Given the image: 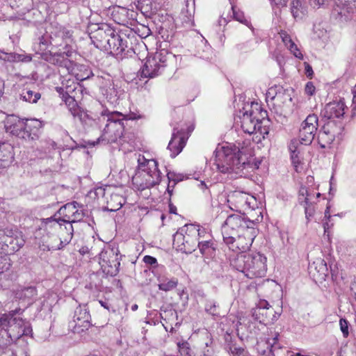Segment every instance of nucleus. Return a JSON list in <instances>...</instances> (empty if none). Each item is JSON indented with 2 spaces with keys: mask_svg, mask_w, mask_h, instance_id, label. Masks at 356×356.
Wrapping results in <instances>:
<instances>
[{
  "mask_svg": "<svg viewBox=\"0 0 356 356\" xmlns=\"http://www.w3.org/2000/svg\"><path fill=\"white\" fill-rule=\"evenodd\" d=\"M200 186L204 189V188H207V186L205 184V183L204 181H202L200 184Z\"/></svg>",
  "mask_w": 356,
  "mask_h": 356,
  "instance_id": "774afa93",
  "label": "nucleus"
},
{
  "mask_svg": "<svg viewBox=\"0 0 356 356\" xmlns=\"http://www.w3.org/2000/svg\"><path fill=\"white\" fill-rule=\"evenodd\" d=\"M138 170L132 177V184L136 189L144 191L161 182V173L155 160H147L142 156L138 158Z\"/></svg>",
  "mask_w": 356,
  "mask_h": 356,
  "instance_id": "20e7f679",
  "label": "nucleus"
},
{
  "mask_svg": "<svg viewBox=\"0 0 356 356\" xmlns=\"http://www.w3.org/2000/svg\"><path fill=\"white\" fill-rule=\"evenodd\" d=\"M44 227L49 236V240L45 248L48 250H60L67 245L73 236L74 229L72 225L63 223L60 218L58 220L51 217L44 221Z\"/></svg>",
  "mask_w": 356,
  "mask_h": 356,
  "instance_id": "7ed1b4c3",
  "label": "nucleus"
},
{
  "mask_svg": "<svg viewBox=\"0 0 356 356\" xmlns=\"http://www.w3.org/2000/svg\"><path fill=\"white\" fill-rule=\"evenodd\" d=\"M106 200V209L110 211L119 210L124 203L123 197L117 193H111L109 195H105Z\"/></svg>",
  "mask_w": 356,
  "mask_h": 356,
  "instance_id": "393cba45",
  "label": "nucleus"
},
{
  "mask_svg": "<svg viewBox=\"0 0 356 356\" xmlns=\"http://www.w3.org/2000/svg\"><path fill=\"white\" fill-rule=\"evenodd\" d=\"M227 203L232 210L241 213L248 209H253L256 199L245 192L235 191L229 193Z\"/></svg>",
  "mask_w": 356,
  "mask_h": 356,
  "instance_id": "9d476101",
  "label": "nucleus"
},
{
  "mask_svg": "<svg viewBox=\"0 0 356 356\" xmlns=\"http://www.w3.org/2000/svg\"><path fill=\"white\" fill-rule=\"evenodd\" d=\"M339 4L343 12L348 13L356 12V0H339Z\"/></svg>",
  "mask_w": 356,
  "mask_h": 356,
  "instance_id": "4c0bfd02",
  "label": "nucleus"
},
{
  "mask_svg": "<svg viewBox=\"0 0 356 356\" xmlns=\"http://www.w3.org/2000/svg\"><path fill=\"white\" fill-rule=\"evenodd\" d=\"M72 53L73 52L72 51H60L59 53H58V56H62V58L65 59L67 57H70L72 56Z\"/></svg>",
  "mask_w": 356,
  "mask_h": 356,
  "instance_id": "e2e57ef3",
  "label": "nucleus"
},
{
  "mask_svg": "<svg viewBox=\"0 0 356 356\" xmlns=\"http://www.w3.org/2000/svg\"><path fill=\"white\" fill-rule=\"evenodd\" d=\"M280 36L282 38V42L284 43L287 48L291 44V43L293 42L290 35L286 31H282L280 33Z\"/></svg>",
  "mask_w": 356,
  "mask_h": 356,
  "instance_id": "603ef678",
  "label": "nucleus"
},
{
  "mask_svg": "<svg viewBox=\"0 0 356 356\" xmlns=\"http://www.w3.org/2000/svg\"><path fill=\"white\" fill-rule=\"evenodd\" d=\"M271 2L279 8L286 7L288 0H270Z\"/></svg>",
  "mask_w": 356,
  "mask_h": 356,
  "instance_id": "13d9d810",
  "label": "nucleus"
},
{
  "mask_svg": "<svg viewBox=\"0 0 356 356\" xmlns=\"http://www.w3.org/2000/svg\"><path fill=\"white\" fill-rule=\"evenodd\" d=\"M225 163H226L225 165H222V166H220V165H218V168H219L220 171L222 173L232 172L233 171H232V168H231L230 165L227 164V158L225 159Z\"/></svg>",
  "mask_w": 356,
  "mask_h": 356,
  "instance_id": "4d7b16f0",
  "label": "nucleus"
},
{
  "mask_svg": "<svg viewBox=\"0 0 356 356\" xmlns=\"http://www.w3.org/2000/svg\"><path fill=\"white\" fill-rule=\"evenodd\" d=\"M85 214L83 210H79L78 209L75 210L73 214L71 216L65 213V218H60L61 222L63 223H70L72 225L74 222H79L83 219Z\"/></svg>",
  "mask_w": 356,
  "mask_h": 356,
  "instance_id": "72a5a7b5",
  "label": "nucleus"
},
{
  "mask_svg": "<svg viewBox=\"0 0 356 356\" xmlns=\"http://www.w3.org/2000/svg\"><path fill=\"white\" fill-rule=\"evenodd\" d=\"M254 222L246 219L238 214L229 215L222 226V234L225 243H230L234 236L248 232L247 229H254Z\"/></svg>",
  "mask_w": 356,
  "mask_h": 356,
  "instance_id": "423d86ee",
  "label": "nucleus"
},
{
  "mask_svg": "<svg viewBox=\"0 0 356 356\" xmlns=\"http://www.w3.org/2000/svg\"><path fill=\"white\" fill-rule=\"evenodd\" d=\"M14 338V334L8 330H0V350L6 349L10 346Z\"/></svg>",
  "mask_w": 356,
  "mask_h": 356,
  "instance_id": "2f4dec72",
  "label": "nucleus"
},
{
  "mask_svg": "<svg viewBox=\"0 0 356 356\" xmlns=\"http://www.w3.org/2000/svg\"><path fill=\"white\" fill-rule=\"evenodd\" d=\"M291 11L293 17L295 19L302 17V15L305 14L306 10L302 6V2L300 0H292Z\"/></svg>",
  "mask_w": 356,
  "mask_h": 356,
  "instance_id": "f704fd0d",
  "label": "nucleus"
},
{
  "mask_svg": "<svg viewBox=\"0 0 356 356\" xmlns=\"http://www.w3.org/2000/svg\"><path fill=\"white\" fill-rule=\"evenodd\" d=\"M227 156V164L230 165L232 171L238 173L239 171L243 170L246 165H249L247 162V158L244 154L243 147L241 150L238 149L237 152L233 154H228Z\"/></svg>",
  "mask_w": 356,
  "mask_h": 356,
  "instance_id": "6ab92c4d",
  "label": "nucleus"
},
{
  "mask_svg": "<svg viewBox=\"0 0 356 356\" xmlns=\"http://www.w3.org/2000/svg\"><path fill=\"white\" fill-rule=\"evenodd\" d=\"M305 93L308 95H313L315 92V87L312 82H308L305 88Z\"/></svg>",
  "mask_w": 356,
  "mask_h": 356,
  "instance_id": "5fc2aeb1",
  "label": "nucleus"
},
{
  "mask_svg": "<svg viewBox=\"0 0 356 356\" xmlns=\"http://www.w3.org/2000/svg\"><path fill=\"white\" fill-rule=\"evenodd\" d=\"M178 284V280L176 278H172L171 280H160V283L159 284V289L161 291H169L173 289H175Z\"/></svg>",
  "mask_w": 356,
  "mask_h": 356,
  "instance_id": "e433bc0d",
  "label": "nucleus"
},
{
  "mask_svg": "<svg viewBox=\"0 0 356 356\" xmlns=\"http://www.w3.org/2000/svg\"><path fill=\"white\" fill-rule=\"evenodd\" d=\"M279 334H275V336L272 339H268V343L271 346L273 349L276 348V342L278 339Z\"/></svg>",
  "mask_w": 356,
  "mask_h": 356,
  "instance_id": "bf43d9fd",
  "label": "nucleus"
},
{
  "mask_svg": "<svg viewBox=\"0 0 356 356\" xmlns=\"http://www.w3.org/2000/svg\"><path fill=\"white\" fill-rule=\"evenodd\" d=\"M127 47V40H124L113 29V34L107 40L106 46H104L102 50L112 55L119 56L122 55Z\"/></svg>",
  "mask_w": 356,
  "mask_h": 356,
  "instance_id": "f3484780",
  "label": "nucleus"
},
{
  "mask_svg": "<svg viewBox=\"0 0 356 356\" xmlns=\"http://www.w3.org/2000/svg\"><path fill=\"white\" fill-rule=\"evenodd\" d=\"M36 296L37 290L35 286L20 287L15 291V297L23 300H31Z\"/></svg>",
  "mask_w": 356,
  "mask_h": 356,
  "instance_id": "bb28decb",
  "label": "nucleus"
},
{
  "mask_svg": "<svg viewBox=\"0 0 356 356\" xmlns=\"http://www.w3.org/2000/svg\"><path fill=\"white\" fill-rule=\"evenodd\" d=\"M56 91L59 94L61 99H63L66 96H68L70 93L75 90V85L72 88V86H67L65 88L64 87H56Z\"/></svg>",
  "mask_w": 356,
  "mask_h": 356,
  "instance_id": "ea45409f",
  "label": "nucleus"
},
{
  "mask_svg": "<svg viewBox=\"0 0 356 356\" xmlns=\"http://www.w3.org/2000/svg\"><path fill=\"white\" fill-rule=\"evenodd\" d=\"M76 205H78V203L75 202L66 204L64 207L60 208V211L63 214V216H65V213L71 216L74 213L75 210L77 209ZM63 218H65V216H63Z\"/></svg>",
  "mask_w": 356,
  "mask_h": 356,
  "instance_id": "58836bf2",
  "label": "nucleus"
},
{
  "mask_svg": "<svg viewBox=\"0 0 356 356\" xmlns=\"http://www.w3.org/2000/svg\"><path fill=\"white\" fill-rule=\"evenodd\" d=\"M143 261L152 267L157 266V260L155 257H153L149 255H146L143 257Z\"/></svg>",
  "mask_w": 356,
  "mask_h": 356,
  "instance_id": "864d4df0",
  "label": "nucleus"
},
{
  "mask_svg": "<svg viewBox=\"0 0 356 356\" xmlns=\"http://www.w3.org/2000/svg\"><path fill=\"white\" fill-rule=\"evenodd\" d=\"M24 244V240L21 234L13 229H4L0 230V249L13 254L17 252Z\"/></svg>",
  "mask_w": 356,
  "mask_h": 356,
  "instance_id": "1a4fd4ad",
  "label": "nucleus"
},
{
  "mask_svg": "<svg viewBox=\"0 0 356 356\" xmlns=\"http://www.w3.org/2000/svg\"><path fill=\"white\" fill-rule=\"evenodd\" d=\"M10 264L7 261V259L5 257H3L0 254V274L3 273L4 271H6L10 268Z\"/></svg>",
  "mask_w": 356,
  "mask_h": 356,
  "instance_id": "8fccbe9b",
  "label": "nucleus"
},
{
  "mask_svg": "<svg viewBox=\"0 0 356 356\" xmlns=\"http://www.w3.org/2000/svg\"><path fill=\"white\" fill-rule=\"evenodd\" d=\"M169 207H170V212L171 213H176L177 208L175 206H174L172 204H170Z\"/></svg>",
  "mask_w": 356,
  "mask_h": 356,
  "instance_id": "338daca9",
  "label": "nucleus"
},
{
  "mask_svg": "<svg viewBox=\"0 0 356 356\" xmlns=\"http://www.w3.org/2000/svg\"><path fill=\"white\" fill-rule=\"evenodd\" d=\"M197 247L199 248L200 252L206 256H211L216 250L212 236L206 238L205 241H197Z\"/></svg>",
  "mask_w": 356,
  "mask_h": 356,
  "instance_id": "c85d7f7f",
  "label": "nucleus"
},
{
  "mask_svg": "<svg viewBox=\"0 0 356 356\" xmlns=\"http://www.w3.org/2000/svg\"><path fill=\"white\" fill-rule=\"evenodd\" d=\"M197 234L195 225H186L174 234L173 245L178 250L191 254L197 248Z\"/></svg>",
  "mask_w": 356,
  "mask_h": 356,
  "instance_id": "0eeeda50",
  "label": "nucleus"
},
{
  "mask_svg": "<svg viewBox=\"0 0 356 356\" xmlns=\"http://www.w3.org/2000/svg\"><path fill=\"white\" fill-rule=\"evenodd\" d=\"M254 320L265 325L273 323L275 321L277 314L266 300H260L255 308L252 311Z\"/></svg>",
  "mask_w": 356,
  "mask_h": 356,
  "instance_id": "ddd939ff",
  "label": "nucleus"
},
{
  "mask_svg": "<svg viewBox=\"0 0 356 356\" xmlns=\"http://www.w3.org/2000/svg\"><path fill=\"white\" fill-rule=\"evenodd\" d=\"M288 49H289V51L296 57V58H298L300 59H302L303 58V55L302 54V53L300 51V50L298 49L297 45L293 42V43H291V44L289 46Z\"/></svg>",
  "mask_w": 356,
  "mask_h": 356,
  "instance_id": "49530a36",
  "label": "nucleus"
},
{
  "mask_svg": "<svg viewBox=\"0 0 356 356\" xmlns=\"http://www.w3.org/2000/svg\"><path fill=\"white\" fill-rule=\"evenodd\" d=\"M291 152V161L293 164L294 165V167L296 168V170L298 171V165L300 163V159L298 156V154L296 152V150H292L291 147H289Z\"/></svg>",
  "mask_w": 356,
  "mask_h": 356,
  "instance_id": "3c124183",
  "label": "nucleus"
},
{
  "mask_svg": "<svg viewBox=\"0 0 356 356\" xmlns=\"http://www.w3.org/2000/svg\"><path fill=\"white\" fill-rule=\"evenodd\" d=\"M7 132L26 140L24 130V119H17L14 123L6 126Z\"/></svg>",
  "mask_w": 356,
  "mask_h": 356,
  "instance_id": "cd10ccee",
  "label": "nucleus"
},
{
  "mask_svg": "<svg viewBox=\"0 0 356 356\" xmlns=\"http://www.w3.org/2000/svg\"><path fill=\"white\" fill-rule=\"evenodd\" d=\"M232 10L233 12L234 18L236 20L240 22L241 23L248 25V21L245 19L243 12H241L239 10H237L236 8L234 6H232Z\"/></svg>",
  "mask_w": 356,
  "mask_h": 356,
  "instance_id": "a19ab883",
  "label": "nucleus"
},
{
  "mask_svg": "<svg viewBox=\"0 0 356 356\" xmlns=\"http://www.w3.org/2000/svg\"><path fill=\"white\" fill-rule=\"evenodd\" d=\"M205 311L214 316L217 314V305L215 301L207 300L205 305Z\"/></svg>",
  "mask_w": 356,
  "mask_h": 356,
  "instance_id": "37998d69",
  "label": "nucleus"
},
{
  "mask_svg": "<svg viewBox=\"0 0 356 356\" xmlns=\"http://www.w3.org/2000/svg\"><path fill=\"white\" fill-rule=\"evenodd\" d=\"M225 350L229 356H252L245 348L239 346L236 343H227Z\"/></svg>",
  "mask_w": 356,
  "mask_h": 356,
  "instance_id": "c756f323",
  "label": "nucleus"
},
{
  "mask_svg": "<svg viewBox=\"0 0 356 356\" xmlns=\"http://www.w3.org/2000/svg\"><path fill=\"white\" fill-rule=\"evenodd\" d=\"M43 127L41 121L37 119H24V130L26 140H35L39 138L40 130Z\"/></svg>",
  "mask_w": 356,
  "mask_h": 356,
  "instance_id": "aec40b11",
  "label": "nucleus"
},
{
  "mask_svg": "<svg viewBox=\"0 0 356 356\" xmlns=\"http://www.w3.org/2000/svg\"><path fill=\"white\" fill-rule=\"evenodd\" d=\"M309 5L314 9L325 8L329 3V0H309Z\"/></svg>",
  "mask_w": 356,
  "mask_h": 356,
  "instance_id": "c03bdc74",
  "label": "nucleus"
},
{
  "mask_svg": "<svg viewBox=\"0 0 356 356\" xmlns=\"http://www.w3.org/2000/svg\"><path fill=\"white\" fill-rule=\"evenodd\" d=\"M318 126V118L315 114L309 115L302 122L299 139L302 144L310 145L314 140Z\"/></svg>",
  "mask_w": 356,
  "mask_h": 356,
  "instance_id": "f8f14e48",
  "label": "nucleus"
},
{
  "mask_svg": "<svg viewBox=\"0 0 356 356\" xmlns=\"http://www.w3.org/2000/svg\"><path fill=\"white\" fill-rule=\"evenodd\" d=\"M0 59L7 62H24L29 63L31 61L32 56L30 54H26L21 50L19 53L6 52L0 49Z\"/></svg>",
  "mask_w": 356,
  "mask_h": 356,
  "instance_id": "5701e85b",
  "label": "nucleus"
},
{
  "mask_svg": "<svg viewBox=\"0 0 356 356\" xmlns=\"http://www.w3.org/2000/svg\"><path fill=\"white\" fill-rule=\"evenodd\" d=\"M5 157V159H0V169L8 168L14 161V154L11 152H8Z\"/></svg>",
  "mask_w": 356,
  "mask_h": 356,
  "instance_id": "79ce46f5",
  "label": "nucleus"
},
{
  "mask_svg": "<svg viewBox=\"0 0 356 356\" xmlns=\"http://www.w3.org/2000/svg\"><path fill=\"white\" fill-rule=\"evenodd\" d=\"M343 126L340 120H330L318 131L317 140L321 148L329 147L337 138L341 139Z\"/></svg>",
  "mask_w": 356,
  "mask_h": 356,
  "instance_id": "6e6552de",
  "label": "nucleus"
},
{
  "mask_svg": "<svg viewBox=\"0 0 356 356\" xmlns=\"http://www.w3.org/2000/svg\"><path fill=\"white\" fill-rule=\"evenodd\" d=\"M200 356H213V351L211 350L207 349L203 352V354Z\"/></svg>",
  "mask_w": 356,
  "mask_h": 356,
  "instance_id": "69168bd1",
  "label": "nucleus"
},
{
  "mask_svg": "<svg viewBox=\"0 0 356 356\" xmlns=\"http://www.w3.org/2000/svg\"><path fill=\"white\" fill-rule=\"evenodd\" d=\"M163 70L152 58H148L140 70V76L143 78H154L162 73Z\"/></svg>",
  "mask_w": 356,
  "mask_h": 356,
  "instance_id": "4be33fe9",
  "label": "nucleus"
},
{
  "mask_svg": "<svg viewBox=\"0 0 356 356\" xmlns=\"http://www.w3.org/2000/svg\"><path fill=\"white\" fill-rule=\"evenodd\" d=\"M340 329L344 337H347L349 334L348 332V322L345 319H340L339 321Z\"/></svg>",
  "mask_w": 356,
  "mask_h": 356,
  "instance_id": "de8ad7c7",
  "label": "nucleus"
},
{
  "mask_svg": "<svg viewBox=\"0 0 356 356\" xmlns=\"http://www.w3.org/2000/svg\"><path fill=\"white\" fill-rule=\"evenodd\" d=\"M347 107L342 100L333 101L327 104L321 111L323 118L330 120H334V118L339 119L343 117L345 108Z\"/></svg>",
  "mask_w": 356,
  "mask_h": 356,
  "instance_id": "a211bd4d",
  "label": "nucleus"
},
{
  "mask_svg": "<svg viewBox=\"0 0 356 356\" xmlns=\"http://www.w3.org/2000/svg\"><path fill=\"white\" fill-rule=\"evenodd\" d=\"M118 252V250L112 248L100 253L99 264L106 275L113 277L118 273L120 265Z\"/></svg>",
  "mask_w": 356,
  "mask_h": 356,
  "instance_id": "9b49d317",
  "label": "nucleus"
},
{
  "mask_svg": "<svg viewBox=\"0 0 356 356\" xmlns=\"http://www.w3.org/2000/svg\"><path fill=\"white\" fill-rule=\"evenodd\" d=\"M186 139L184 137V132L174 129L171 140L168 144V149L171 152L172 158L178 155L186 145Z\"/></svg>",
  "mask_w": 356,
  "mask_h": 356,
  "instance_id": "412c9836",
  "label": "nucleus"
},
{
  "mask_svg": "<svg viewBox=\"0 0 356 356\" xmlns=\"http://www.w3.org/2000/svg\"><path fill=\"white\" fill-rule=\"evenodd\" d=\"M41 97V95L38 92L31 90L29 88H24L21 94V99L29 103H36Z\"/></svg>",
  "mask_w": 356,
  "mask_h": 356,
  "instance_id": "7c9ffc66",
  "label": "nucleus"
},
{
  "mask_svg": "<svg viewBox=\"0 0 356 356\" xmlns=\"http://www.w3.org/2000/svg\"><path fill=\"white\" fill-rule=\"evenodd\" d=\"M305 74L307 77L311 78L313 74L312 67L307 63H305Z\"/></svg>",
  "mask_w": 356,
  "mask_h": 356,
  "instance_id": "680f3d73",
  "label": "nucleus"
},
{
  "mask_svg": "<svg viewBox=\"0 0 356 356\" xmlns=\"http://www.w3.org/2000/svg\"><path fill=\"white\" fill-rule=\"evenodd\" d=\"M13 356H29L27 353L23 349H18L13 351Z\"/></svg>",
  "mask_w": 356,
  "mask_h": 356,
  "instance_id": "052dcab7",
  "label": "nucleus"
},
{
  "mask_svg": "<svg viewBox=\"0 0 356 356\" xmlns=\"http://www.w3.org/2000/svg\"><path fill=\"white\" fill-rule=\"evenodd\" d=\"M113 33V29L107 24H95L90 28V38L94 45L101 50L106 46L107 40Z\"/></svg>",
  "mask_w": 356,
  "mask_h": 356,
  "instance_id": "4468645a",
  "label": "nucleus"
},
{
  "mask_svg": "<svg viewBox=\"0 0 356 356\" xmlns=\"http://www.w3.org/2000/svg\"><path fill=\"white\" fill-rule=\"evenodd\" d=\"M152 58L163 71L164 68L167 67L170 62L174 60L175 55L169 53L165 49H161L156 51Z\"/></svg>",
  "mask_w": 356,
  "mask_h": 356,
  "instance_id": "a878e982",
  "label": "nucleus"
},
{
  "mask_svg": "<svg viewBox=\"0 0 356 356\" xmlns=\"http://www.w3.org/2000/svg\"><path fill=\"white\" fill-rule=\"evenodd\" d=\"M248 232L238 234L234 236L232 241L230 243H226L229 249L232 250H238L245 252L250 248L252 243L256 237L257 230L247 229Z\"/></svg>",
  "mask_w": 356,
  "mask_h": 356,
  "instance_id": "dca6fc26",
  "label": "nucleus"
},
{
  "mask_svg": "<svg viewBox=\"0 0 356 356\" xmlns=\"http://www.w3.org/2000/svg\"><path fill=\"white\" fill-rule=\"evenodd\" d=\"M137 117L135 114L124 115L118 111L102 112L99 118L100 122H105V127L102 133L98 138L97 143L104 142L106 144L115 143L121 140L123 137L124 125V120H134Z\"/></svg>",
  "mask_w": 356,
  "mask_h": 356,
  "instance_id": "f257e3e1",
  "label": "nucleus"
},
{
  "mask_svg": "<svg viewBox=\"0 0 356 356\" xmlns=\"http://www.w3.org/2000/svg\"><path fill=\"white\" fill-rule=\"evenodd\" d=\"M230 264L250 279L264 277L267 271L266 257L259 252L240 253Z\"/></svg>",
  "mask_w": 356,
  "mask_h": 356,
  "instance_id": "f03ea898",
  "label": "nucleus"
},
{
  "mask_svg": "<svg viewBox=\"0 0 356 356\" xmlns=\"http://www.w3.org/2000/svg\"><path fill=\"white\" fill-rule=\"evenodd\" d=\"M197 234V241H200L202 238H211L212 236L209 232L207 231V229L204 227H201L200 225H195Z\"/></svg>",
  "mask_w": 356,
  "mask_h": 356,
  "instance_id": "a18cd8bd",
  "label": "nucleus"
},
{
  "mask_svg": "<svg viewBox=\"0 0 356 356\" xmlns=\"http://www.w3.org/2000/svg\"><path fill=\"white\" fill-rule=\"evenodd\" d=\"M305 207V213L306 218L309 219L310 217L313 216L314 214V208L312 206V202L310 201L308 204H303Z\"/></svg>",
  "mask_w": 356,
  "mask_h": 356,
  "instance_id": "09e8293b",
  "label": "nucleus"
},
{
  "mask_svg": "<svg viewBox=\"0 0 356 356\" xmlns=\"http://www.w3.org/2000/svg\"><path fill=\"white\" fill-rule=\"evenodd\" d=\"M63 101L65 102L70 112L74 117L79 115V107L77 104L76 101L73 97L69 95L68 96H66V97H65V99H63Z\"/></svg>",
  "mask_w": 356,
  "mask_h": 356,
  "instance_id": "473e14b6",
  "label": "nucleus"
},
{
  "mask_svg": "<svg viewBox=\"0 0 356 356\" xmlns=\"http://www.w3.org/2000/svg\"><path fill=\"white\" fill-rule=\"evenodd\" d=\"M310 201H312V195L305 186H301L298 191V202L303 205L308 204Z\"/></svg>",
  "mask_w": 356,
  "mask_h": 356,
  "instance_id": "c9c22d12",
  "label": "nucleus"
},
{
  "mask_svg": "<svg viewBox=\"0 0 356 356\" xmlns=\"http://www.w3.org/2000/svg\"><path fill=\"white\" fill-rule=\"evenodd\" d=\"M91 317L88 309L84 307H79L76 309L74 315V321L80 327L88 329L90 327Z\"/></svg>",
  "mask_w": 356,
  "mask_h": 356,
  "instance_id": "b1692460",
  "label": "nucleus"
},
{
  "mask_svg": "<svg viewBox=\"0 0 356 356\" xmlns=\"http://www.w3.org/2000/svg\"><path fill=\"white\" fill-rule=\"evenodd\" d=\"M252 111H245L241 118V127L243 131L248 134L259 132L260 134H267L266 128H262L261 120L256 118Z\"/></svg>",
  "mask_w": 356,
  "mask_h": 356,
  "instance_id": "2eb2a0df",
  "label": "nucleus"
},
{
  "mask_svg": "<svg viewBox=\"0 0 356 356\" xmlns=\"http://www.w3.org/2000/svg\"><path fill=\"white\" fill-rule=\"evenodd\" d=\"M21 309L3 314L0 316V330H8L14 334V339H19L24 335H29L31 332V328L28 323L21 317L15 316L17 314L22 313Z\"/></svg>",
  "mask_w": 356,
  "mask_h": 356,
  "instance_id": "39448f33",
  "label": "nucleus"
},
{
  "mask_svg": "<svg viewBox=\"0 0 356 356\" xmlns=\"http://www.w3.org/2000/svg\"><path fill=\"white\" fill-rule=\"evenodd\" d=\"M175 177V175L174 173H172V172H168V178L169 179V183H170L171 181H173L174 182V185L172 186V187H174V186L177 183V181L175 180V179L174 178Z\"/></svg>",
  "mask_w": 356,
  "mask_h": 356,
  "instance_id": "0e129e2a",
  "label": "nucleus"
},
{
  "mask_svg": "<svg viewBox=\"0 0 356 356\" xmlns=\"http://www.w3.org/2000/svg\"><path fill=\"white\" fill-rule=\"evenodd\" d=\"M64 59L62 58V56H58V53L55 54L51 58L49 59V62L53 64L62 65V63Z\"/></svg>",
  "mask_w": 356,
  "mask_h": 356,
  "instance_id": "6e6d98bb",
  "label": "nucleus"
}]
</instances>
